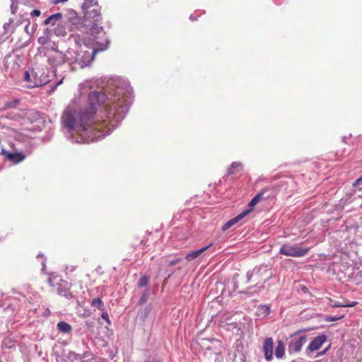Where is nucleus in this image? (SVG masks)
<instances>
[{
    "mask_svg": "<svg viewBox=\"0 0 362 362\" xmlns=\"http://www.w3.org/2000/svg\"><path fill=\"white\" fill-rule=\"evenodd\" d=\"M126 89L117 84L113 95L109 100L100 115H95L98 107L107 96L102 91H91L88 96V107L78 112L67 110L62 115L65 127L71 133L76 143L88 144L97 141L118 126L127 115L130 106V88L128 81H124Z\"/></svg>",
    "mask_w": 362,
    "mask_h": 362,
    "instance_id": "f257e3e1",
    "label": "nucleus"
},
{
    "mask_svg": "<svg viewBox=\"0 0 362 362\" xmlns=\"http://www.w3.org/2000/svg\"><path fill=\"white\" fill-rule=\"evenodd\" d=\"M102 17L96 9L87 12L86 19L81 21L75 16L73 18L66 17L59 22L54 28V33L57 36H66L69 33H90L95 38L100 33H103V28L100 25Z\"/></svg>",
    "mask_w": 362,
    "mask_h": 362,
    "instance_id": "f03ea898",
    "label": "nucleus"
},
{
    "mask_svg": "<svg viewBox=\"0 0 362 362\" xmlns=\"http://www.w3.org/2000/svg\"><path fill=\"white\" fill-rule=\"evenodd\" d=\"M309 250V247H302L300 244L286 243L281 246L279 254L292 257H301L306 255Z\"/></svg>",
    "mask_w": 362,
    "mask_h": 362,
    "instance_id": "7ed1b4c3",
    "label": "nucleus"
},
{
    "mask_svg": "<svg viewBox=\"0 0 362 362\" xmlns=\"http://www.w3.org/2000/svg\"><path fill=\"white\" fill-rule=\"evenodd\" d=\"M97 50L88 47L86 45L80 46L78 49V64L81 68L88 66L94 58Z\"/></svg>",
    "mask_w": 362,
    "mask_h": 362,
    "instance_id": "20e7f679",
    "label": "nucleus"
},
{
    "mask_svg": "<svg viewBox=\"0 0 362 362\" xmlns=\"http://www.w3.org/2000/svg\"><path fill=\"white\" fill-rule=\"evenodd\" d=\"M33 80L32 84H29V87H40L50 81V77L48 74H45L42 69H37L33 73Z\"/></svg>",
    "mask_w": 362,
    "mask_h": 362,
    "instance_id": "39448f33",
    "label": "nucleus"
},
{
    "mask_svg": "<svg viewBox=\"0 0 362 362\" xmlns=\"http://www.w3.org/2000/svg\"><path fill=\"white\" fill-rule=\"evenodd\" d=\"M327 340V336L324 334L315 337L307 347L306 352H314L319 350Z\"/></svg>",
    "mask_w": 362,
    "mask_h": 362,
    "instance_id": "423d86ee",
    "label": "nucleus"
},
{
    "mask_svg": "<svg viewBox=\"0 0 362 362\" xmlns=\"http://www.w3.org/2000/svg\"><path fill=\"white\" fill-rule=\"evenodd\" d=\"M273 350H274V341L272 337H267L262 344V351L264 353V358L267 361H271L273 359Z\"/></svg>",
    "mask_w": 362,
    "mask_h": 362,
    "instance_id": "0eeeda50",
    "label": "nucleus"
},
{
    "mask_svg": "<svg viewBox=\"0 0 362 362\" xmlns=\"http://www.w3.org/2000/svg\"><path fill=\"white\" fill-rule=\"evenodd\" d=\"M47 62L52 67L61 66L66 63L64 53L60 51H56L53 54L49 56Z\"/></svg>",
    "mask_w": 362,
    "mask_h": 362,
    "instance_id": "6e6552de",
    "label": "nucleus"
},
{
    "mask_svg": "<svg viewBox=\"0 0 362 362\" xmlns=\"http://www.w3.org/2000/svg\"><path fill=\"white\" fill-rule=\"evenodd\" d=\"M251 212V209H245L242 213L238 214L237 216L231 218L228 221H227L223 226H222V230L226 231L228 228H230L231 226L237 223L238 221H240L241 219H243L245 216H246L247 214H249Z\"/></svg>",
    "mask_w": 362,
    "mask_h": 362,
    "instance_id": "1a4fd4ad",
    "label": "nucleus"
},
{
    "mask_svg": "<svg viewBox=\"0 0 362 362\" xmlns=\"http://www.w3.org/2000/svg\"><path fill=\"white\" fill-rule=\"evenodd\" d=\"M64 58L66 63L72 64H78V49L69 48L65 53H64Z\"/></svg>",
    "mask_w": 362,
    "mask_h": 362,
    "instance_id": "9d476101",
    "label": "nucleus"
},
{
    "mask_svg": "<svg viewBox=\"0 0 362 362\" xmlns=\"http://www.w3.org/2000/svg\"><path fill=\"white\" fill-rule=\"evenodd\" d=\"M307 337L306 335L300 336L298 339H297L295 341L289 344V350L290 351L299 352L303 344L306 342Z\"/></svg>",
    "mask_w": 362,
    "mask_h": 362,
    "instance_id": "9b49d317",
    "label": "nucleus"
},
{
    "mask_svg": "<svg viewBox=\"0 0 362 362\" xmlns=\"http://www.w3.org/2000/svg\"><path fill=\"white\" fill-rule=\"evenodd\" d=\"M2 153L6 155L8 160L18 163L25 158V156L22 153H9L2 150Z\"/></svg>",
    "mask_w": 362,
    "mask_h": 362,
    "instance_id": "f8f14e48",
    "label": "nucleus"
},
{
    "mask_svg": "<svg viewBox=\"0 0 362 362\" xmlns=\"http://www.w3.org/2000/svg\"><path fill=\"white\" fill-rule=\"evenodd\" d=\"M212 245V244H209V245L207 246H205V247H202L201 249L199 250H194V251H192L189 253H188L186 256H185V259L188 262H191L195 259H197V257H199L203 252H204L208 248H209Z\"/></svg>",
    "mask_w": 362,
    "mask_h": 362,
    "instance_id": "ddd939ff",
    "label": "nucleus"
},
{
    "mask_svg": "<svg viewBox=\"0 0 362 362\" xmlns=\"http://www.w3.org/2000/svg\"><path fill=\"white\" fill-rule=\"evenodd\" d=\"M62 14L61 13H57L51 15L44 21L45 25H55L62 21Z\"/></svg>",
    "mask_w": 362,
    "mask_h": 362,
    "instance_id": "4468645a",
    "label": "nucleus"
},
{
    "mask_svg": "<svg viewBox=\"0 0 362 362\" xmlns=\"http://www.w3.org/2000/svg\"><path fill=\"white\" fill-rule=\"evenodd\" d=\"M57 293L59 295L64 296L68 299L71 298L73 297L70 288L66 286V283H64V284H61L59 285V287L57 288Z\"/></svg>",
    "mask_w": 362,
    "mask_h": 362,
    "instance_id": "2eb2a0df",
    "label": "nucleus"
},
{
    "mask_svg": "<svg viewBox=\"0 0 362 362\" xmlns=\"http://www.w3.org/2000/svg\"><path fill=\"white\" fill-rule=\"evenodd\" d=\"M97 4V1L96 0H83V5H82V8L83 9H87L86 13H85V18H86V14H87V12L90 11V10H93V9H96L99 13H100V11L99 8H92L93 6H95ZM101 16V14H100Z\"/></svg>",
    "mask_w": 362,
    "mask_h": 362,
    "instance_id": "dca6fc26",
    "label": "nucleus"
},
{
    "mask_svg": "<svg viewBox=\"0 0 362 362\" xmlns=\"http://www.w3.org/2000/svg\"><path fill=\"white\" fill-rule=\"evenodd\" d=\"M57 327L60 332L64 334L70 333L72 330L71 326L64 321L59 322L57 325Z\"/></svg>",
    "mask_w": 362,
    "mask_h": 362,
    "instance_id": "f3484780",
    "label": "nucleus"
},
{
    "mask_svg": "<svg viewBox=\"0 0 362 362\" xmlns=\"http://www.w3.org/2000/svg\"><path fill=\"white\" fill-rule=\"evenodd\" d=\"M285 354V345L284 343L279 340L278 341L277 346L275 349V356L277 358H282Z\"/></svg>",
    "mask_w": 362,
    "mask_h": 362,
    "instance_id": "a211bd4d",
    "label": "nucleus"
},
{
    "mask_svg": "<svg viewBox=\"0 0 362 362\" xmlns=\"http://www.w3.org/2000/svg\"><path fill=\"white\" fill-rule=\"evenodd\" d=\"M17 25H18L17 24L14 25L13 24V20L12 18H10L8 20V22L5 23L4 24L3 28H4V33H6V34H8V33L12 34L14 32L15 28H16V27Z\"/></svg>",
    "mask_w": 362,
    "mask_h": 362,
    "instance_id": "6ab92c4d",
    "label": "nucleus"
},
{
    "mask_svg": "<svg viewBox=\"0 0 362 362\" xmlns=\"http://www.w3.org/2000/svg\"><path fill=\"white\" fill-rule=\"evenodd\" d=\"M243 165L240 163L233 162L228 169V175H234L236 172L241 170Z\"/></svg>",
    "mask_w": 362,
    "mask_h": 362,
    "instance_id": "aec40b11",
    "label": "nucleus"
},
{
    "mask_svg": "<svg viewBox=\"0 0 362 362\" xmlns=\"http://www.w3.org/2000/svg\"><path fill=\"white\" fill-rule=\"evenodd\" d=\"M90 305L93 308L98 309L100 311L105 310V305L103 302L101 300V299L99 298L92 299L90 302Z\"/></svg>",
    "mask_w": 362,
    "mask_h": 362,
    "instance_id": "412c9836",
    "label": "nucleus"
},
{
    "mask_svg": "<svg viewBox=\"0 0 362 362\" xmlns=\"http://www.w3.org/2000/svg\"><path fill=\"white\" fill-rule=\"evenodd\" d=\"M23 22L27 23L25 26V31L29 35H33L37 29V24L33 23V25H31L29 19L24 20Z\"/></svg>",
    "mask_w": 362,
    "mask_h": 362,
    "instance_id": "4be33fe9",
    "label": "nucleus"
},
{
    "mask_svg": "<svg viewBox=\"0 0 362 362\" xmlns=\"http://www.w3.org/2000/svg\"><path fill=\"white\" fill-rule=\"evenodd\" d=\"M259 315H262L263 317H267L269 315L271 310L270 307L267 305H261L257 308Z\"/></svg>",
    "mask_w": 362,
    "mask_h": 362,
    "instance_id": "5701e85b",
    "label": "nucleus"
},
{
    "mask_svg": "<svg viewBox=\"0 0 362 362\" xmlns=\"http://www.w3.org/2000/svg\"><path fill=\"white\" fill-rule=\"evenodd\" d=\"M70 39H71L75 42L77 48L76 49H80V46H82L81 45V38L80 34L71 33Z\"/></svg>",
    "mask_w": 362,
    "mask_h": 362,
    "instance_id": "b1692460",
    "label": "nucleus"
},
{
    "mask_svg": "<svg viewBox=\"0 0 362 362\" xmlns=\"http://www.w3.org/2000/svg\"><path fill=\"white\" fill-rule=\"evenodd\" d=\"M33 72H35V70L31 69V70L25 71L24 74L23 79L25 81L29 83V84H32V81L33 80Z\"/></svg>",
    "mask_w": 362,
    "mask_h": 362,
    "instance_id": "393cba45",
    "label": "nucleus"
},
{
    "mask_svg": "<svg viewBox=\"0 0 362 362\" xmlns=\"http://www.w3.org/2000/svg\"><path fill=\"white\" fill-rule=\"evenodd\" d=\"M19 103V100H16L13 101L6 102L4 105V107L2 108L3 110H6L8 108L15 107Z\"/></svg>",
    "mask_w": 362,
    "mask_h": 362,
    "instance_id": "a878e982",
    "label": "nucleus"
},
{
    "mask_svg": "<svg viewBox=\"0 0 362 362\" xmlns=\"http://www.w3.org/2000/svg\"><path fill=\"white\" fill-rule=\"evenodd\" d=\"M148 278L146 276H142L138 281V286L141 288L147 285Z\"/></svg>",
    "mask_w": 362,
    "mask_h": 362,
    "instance_id": "bb28decb",
    "label": "nucleus"
},
{
    "mask_svg": "<svg viewBox=\"0 0 362 362\" xmlns=\"http://www.w3.org/2000/svg\"><path fill=\"white\" fill-rule=\"evenodd\" d=\"M259 202V201L258 200L257 198H256L255 197H254L252 200L250 202V203L248 204V207L249 209H251V211L252 210V208L257 205L258 203Z\"/></svg>",
    "mask_w": 362,
    "mask_h": 362,
    "instance_id": "cd10ccee",
    "label": "nucleus"
},
{
    "mask_svg": "<svg viewBox=\"0 0 362 362\" xmlns=\"http://www.w3.org/2000/svg\"><path fill=\"white\" fill-rule=\"evenodd\" d=\"M259 202V201L258 200L257 198H256L255 197H254L252 200L250 202V203L248 204V207L249 209H251V211L252 210V208L257 205L258 203Z\"/></svg>",
    "mask_w": 362,
    "mask_h": 362,
    "instance_id": "c85d7f7f",
    "label": "nucleus"
},
{
    "mask_svg": "<svg viewBox=\"0 0 362 362\" xmlns=\"http://www.w3.org/2000/svg\"><path fill=\"white\" fill-rule=\"evenodd\" d=\"M344 317V315H341L340 316H327L325 320L327 322H334V321H337L339 320V319L342 318Z\"/></svg>",
    "mask_w": 362,
    "mask_h": 362,
    "instance_id": "c756f323",
    "label": "nucleus"
},
{
    "mask_svg": "<svg viewBox=\"0 0 362 362\" xmlns=\"http://www.w3.org/2000/svg\"><path fill=\"white\" fill-rule=\"evenodd\" d=\"M353 186L355 187H358L360 190L362 189V177H359L353 183Z\"/></svg>",
    "mask_w": 362,
    "mask_h": 362,
    "instance_id": "7c9ffc66",
    "label": "nucleus"
},
{
    "mask_svg": "<svg viewBox=\"0 0 362 362\" xmlns=\"http://www.w3.org/2000/svg\"><path fill=\"white\" fill-rule=\"evenodd\" d=\"M331 302V305L332 307H335V308H340V307H344L345 308V303H341L339 301H336V300H330Z\"/></svg>",
    "mask_w": 362,
    "mask_h": 362,
    "instance_id": "2f4dec72",
    "label": "nucleus"
},
{
    "mask_svg": "<svg viewBox=\"0 0 362 362\" xmlns=\"http://www.w3.org/2000/svg\"><path fill=\"white\" fill-rule=\"evenodd\" d=\"M148 297V291H146L142 294L141 299L139 300L140 304H144L147 301Z\"/></svg>",
    "mask_w": 362,
    "mask_h": 362,
    "instance_id": "473e14b6",
    "label": "nucleus"
},
{
    "mask_svg": "<svg viewBox=\"0 0 362 362\" xmlns=\"http://www.w3.org/2000/svg\"><path fill=\"white\" fill-rule=\"evenodd\" d=\"M101 317L103 320H105L107 322L108 325L111 324L110 320L109 318V315L107 311H105V312L103 311Z\"/></svg>",
    "mask_w": 362,
    "mask_h": 362,
    "instance_id": "72a5a7b5",
    "label": "nucleus"
},
{
    "mask_svg": "<svg viewBox=\"0 0 362 362\" xmlns=\"http://www.w3.org/2000/svg\"><path fill=\"white\" fill-rule=\"evenodd\" d=\"M3 346L8 349H11L13 346V344L11 339L4 340L3 342Z\"/></svg>",
    "mask_w": 362,
    "mask_h": 362,
    "instance_id": "f704fd0d",
    "label": "nucleus"
},
{
    "mask_svg": "<svg viewBox=\"0 0 362 362\" xmlns=\"http://www.w3.org/2000/svg\"><path fill=\"white\" fill-rule=\"evenodd\" d=\"M267 191V189H263L261 192L257 194L255 197L258 199V200L260 202L263 199V195L265 192Z\"/></svg>",
    "mask_w": 362,
    "mask_h": 362,
    "instance_id": "c9c22d12",
    "label": "nucleus"
},
{
    "mask_svg": "<svg viewBox=\"0 0 362 362\" xmlns=\"http://www.w3.org/2000/svg\"><path fill=\"white\" fill-rule=\"evenodd\" d=\"M180 261H182L181 258L174 259H173V260L169 262L168 265L170 267L174 266V265L177 264L178 262H180Z\"/></svg>",
    "mask_w": 362,
    "mask_h": 362,
    "instance_id": "e433bc0d",
    "label": "nucleus"
},
{
    "mask_svg": "<svg viewBox=\"0 0 362 362\" xmlns=\"http://www.w3.org/2000/svg\"><path fill=\"white\" fill-rule=\"evenodd\" d=\"M331 347V344H329L326 349H325L324 350L320 351L317 353V356H322L323 355H325L327 351L328 350L330 349Z\"/></svg>",
    "mask_w": 362,
    "mask_h": 362,
    "instance_id": "4c0bfd02",
    "label": "nucleus"
},
{
    "mask_svg": "<svg viewBox=\"0 0 362 362\" xmlns=\"http://www.w3.org/2000/svg\"><path fill=\"white\" fill-rule=\"evenodd\" d=\"M40 14H41V12H40V10H38V9H35V10H33V11L30 13V15H31V16H33V17H38V16H40Z\"/></svg>",
    "mask_w": 362,
    "mask_h": 362,
    "instance_id": "58836bf2",
    "label": "nucleus"
},
{
    "mask_svg": "<svg viewBox=\"0 0 362 362\" xmlns=\"http://www.w3.org/2000/svg\"><path fill=\"white\" fill-rule=\"evenodd\" d=\"M18 9V4H11V11L12 14H15Z\"/></svg>",
    "mask_w": 362,
    "mask_h": 362,
    "instance_id": "ea45409f",
    "label": "nucleus"
},
{
    "mask_svg": "<svg viewBox=\"0 0 362 362\" xmlns=\"http://www.w3.org/2000/svg\"><path fill=\"white\" fill-rule=\"evenodd\" d=\"M109 43H110V41L106 40H105V43L104 45H102V47L100 49H99L100 50H105V49H106L108 47Z\"/></svg>",
    "mask_w": 362,
    "mask_h": 362,
    "instance_id": "a19ab883",
    "label": "nucleus"
},
{
    "mask_svg": "<svg viewBox=\"0 0 362 362\" xmlns=\"http://www.w3.org/2000/svg\"><path fill=\"white\" fill-rule=\"evenodd\" d=\"M351 194H346L345 198H344V203L346 204V203H351V201H349V199H351ZM341 201H344V199H341Z\"/></svg>",
    "mask_w": 362,
    "mask_h": 362,
    "instance_id": "79ce46f5",
    "label": "nucleus"
},
{
    "mask_svg": "<svg viewBox=\"0 0 362 362\" xmlns=\"http://www.w3.org/2000/svg\"><path fill=\"white\" fill-rule=\"evenodd\" d=\"M151 306L150 305H147L146 306V308H144V317H146V315L149 313V312L151 311Z\"/></svg>",
    "mask_w": 362,
    "mask_h": 362,
    "instance_id": "37998d69",
    "label": "nucleus"
},
{
    "mask_svg": "<svg viewBox=\"0 0 362 362\" xmlns=\"http://www.w3.org/2000/svg\"><path fill=\"white\" fill-rule=\"evenodd\" d=\"M357 304V302L353 301L350 303H345V308L346 307H354Z\"/></svg>",
    "mask_w": 362,
    "mask_h": 362,
    "instance_id": "c03bdc74",
    "label": "nucleus"
},
{
    "mask_svg": "<svg viewBox=\"0 0 362 362\" xmlns=\"http://www.w3.org/2000/svg\"><path fill=\"white\" fill-rule=\"evenodd\" d=\"M62 83V79H61L59 81H58L57 83H56L54 84V86L53 87H52L51 90H52V91H54V89L57 88V86H59V84H61Z\"/></svg>",
    "mask_w": 362,
    "mask_h": 362,
    "instance_id": "a18cd8bd",
    "label": "nucleus"
},
{
    "mask_svg": "<svg viewBox=\"0 0 362 362\" xmlns=\"http://www.w3.org/2000/svg\"><path fill=\"white\" fill-rule=\"evenodd\" d=\"M246 276L247 278V281H250V279L252 278V274L250 272H247Z\"/></svg>",
    "mask_w": 362,
    "mask_h": 362,
    "instance_id": "49530a36",
    "label": "nucleus"
},
{
    "mask_svg": "<svg viewBox=\"0 0 362 362\" xmlns=\"http://www.w3.org/2000/svg\"><path fill=\"white\" fill-rule=\"evenodd\" d=\"M42 270L44 271L45 268V258H44L43 261L42 262Z\"/></svg>",
    "mask_w": 362,
    "mask_h": 362,
    "instance_id": "de8ad7c7",
    "label": "nucleus"
},
{
    "mask_svg": "<svg viewBox=\"0 0 362 362\" xmlns=\"http://www.w3.org/2000/svg\"><path fill=\"white\" fill-rule=\"evenodd\" d=\"M189 19L191 21H195L196 20V18H194V15L193 14H191L190 16H189Z\"/></svg>",
    "mask_w": 362,
    "mask_h": 362,
    "instance_id": "09e8293b",
    "label": "nucleus"
},
{
    "mask_svg": "<svg viewBox=\"0 0 362 362\" xmlns=\"http://www.w3.org/2000/svg\"><path fill=\"white\" fill-rule=\"evenodd\" d=\"M11 4L13 2V4H18V0H11Z\"/></svg>",
    "mask_w": 362,
    "mask_h": 362,
    "instance_id": "8fccbe9b",
    "label": "nucleus"
},
{
    "mask_svg": "<svg viewBox=\"0 0 362 362\" xmlns=\"http://www.w3.org/2000/svg\"><path fill=\"white\" fill-rule=\"evenodd\" d=\"M10 56H6L5 57V64H6L8 62V59H9Z\"/></svg>",
    "mask_w": 362,
    "mask_h": 362,
    "instance_id": "3c124183",
    "label": "nucleus"
},
{
    "mask_svg": "<svg viewBox=\"0 0 362 362\" xmlns=\"http://www.w3.org/2000/svg\"><path fill=\"white\" fill-rule=\"evenodd\" d=\"M67 0H56L57 2H65Z\"/></svg>",
    "mask_w": 362,
    "mask_h": 362,
    "instance_id": "603ef678",
    "label": "nucleus"
},
{
    "mask_svg": "<svg viewBox=\"0 0 362 362\" xmlns=\"http://www.w3.org/2000/svg\"><path fill=\"white\" fill-rule=\"evenodd\" d=\"M48 283H49L51 286H52V279H51L50 278H49V280H48Z\"/></svg>",
    "mask_w": 362,
    "mask_h": 362,
    "instance_id": "864d4df0",
    "label": "nucleus"
},
{
    "mask_svg": "<svg viewBox=\"0 0 362 362\" xmlns=\"http://www.w3.org/2000/svg\"><path fill=\"white\" fill-rule=\"evenodd\" d=\"M174 271H172L171 273L169 274L168 278H170V276L173 274Z\"/></svg>",
    "mask_w": 362,
    "mask_h": 362,
    "instance_id": "5fc2aeb1",
    "label": "nucleus"
},
{
    "mask_svg": "<svg viewBox=\"0 0 362 362\" xmlns=\"http://www.w3.org/2000/svg\"><path fill=\"white\" fill-rule=\"evenodd\" d=\"M40 256H41L42 257H43V255H41V254L37 255V257H39Z\"/></svg>",
    "mask_w": 362,
    "mask_h": 362,
    "instance_id": "6e6d98bb",
    "label": "nucleus"
},
{
    "mask_svg": "<svg viewBox=\"0 0 362 362\" xmlns=\"http://www.w3.org/2000/svg\"><path fill=\"white\" fill-rule=\"evenodd\" d=\"M38 41H39V42L42 43V42H41V38L38 39Z\"/></svg>",
    "mask_w": 362,
    "mask_h": 362,
    "instance_id": "4d7b16f0",
    "label": "nucleus"
}]
</instances>
